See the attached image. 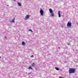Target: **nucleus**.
Instances as JSON below:
<instances>
[{"label": "nucleus", "instance_id": "nucleus-20", "mask_svg": "<svg viewBox=\"0 0 78 78\" xmlns=\"http://www.w3.org/2000/svg\"><path fill=\"white\" fill-rule=\"evenodd\" d=\"M0 58H1V57L0 56Z\"/></svg>", "mask_w": 78, "mask_h": 78}, {"label": "nucleus", "instance_id": "nucleus-14", "mask_svg": "<svg viewBox=\"0 0 78 78\" xmlns=\"http://www.w3.org/2000/svg\"><path fill=\"white\" fill-rule=\"evenodd\" d=\"M30 57H31V58H33V57H34V56H33V55H32V56H30Z\"/></svg>", "mask_w": 78, "mask_h": 78}, {"label": "nucleus", "instance_id": "nucleus-19", "mask_svg": "<svg viewBox=\"0 0 78 78\" xmlns=\"http://www.w3.org/2000/svg\"><path fill=\"white\" fill-rule=\"evenodd\" d=\"M16 0H13L14 1H16Z\"/></svg>", "mask_w": 78, "mask_h": 78}, {"label": "nucleus", "instance_id": "nucleus-11", "mask_svg": "<svg viewBox=\"0 0 78 78\" xmlns=\"http://www.w3.org/2000/svg\"><path fill=\"white\" fill-rule=\"evenodd\" d=\"M18 5L19 6H21V4H20V3H18Z\"/></svg>", "mask_w": 78, "mask_h": 78}, {"label": "nucleus", "instance_id": "nucleus-21", "mask_svg": "<svg viewBox=\"0 0 78 78\" xmlns=\"http://www.w3.org/2000/svg\"><path fill=\"white\" fill-rule=\"evenodd\" d=\"M5 38H6V37H5Z\"/></svg>", "mask_w": 78, "mask_h": 78}, {"label": "nucleus", "instance_id": "nucleus-1", "mask_svg": "<svg viewBox=\"0 0 78 78\" xmlns=\"http://www.w3.org/2000/svg\"><path fill=\"white\" fill-rule=\"evenodd\" d=\"M76 71V69L74 68H71L69 69V74H71V73H74Z\"/></svg>", "mask_w": 78, "mask_h": 78}, {"label": "nucleus", "instance_id": "nucleus-2", "mask_svg": "<svg viewBox=\"0 0 78 78\" xmlns=\"http://www.w3.org/2000/svg\"><path fill=\"white\" fill-rule=\"evenodd\" d=\"M49 11L51 13V16L54 17V13H53V10H52V9L51 8H50L49 9Z\"/></svg>", "mask_w": 78, "mask_h": 78}, {"label": "nucleus", "instance_id": "nucleus-9", "mask_svg": "<svg viewBox=\"0 0 78 78\" xmlns=\"http://www.w3.org/2000/svg\"><path fill=\"white\" fill-rule=\"evenodd\" d=\"M28 69L29 70H30V69H31V70H33V68H32V67H28Z\"/></svg>", "mask_w": 78, "mask_h": 78}, {"label": "nucleus", "instance_id": "nucleus-5", "mask_svg": "<svg viewBox=\"0 0 78 78\" xmlns=\"http://www.w3.org/2000/svg\"><path fill=\"white\" fill-rule=\"evenodd\" d=\"M30 15H27L25 17L26 18V19H29L30 18Z\"/></svg>", "mask_w": 78, "mask_h": 78}, {"label": "nucleus", "instance_id": "nucleus-16", "mask_svg": "<svg viewBox=\"0 0 78 78\" xmlns=\"http://www.w3.org/2000/svg\"><path fill=\"white\" fill-rule=\"evenodd\" d=\"M7 6H9V5H7Z\"/></svg>", "mask_w": 78, "mask_h": 78}, {"label": "nucleus", "instance_id": "nucleus-6", "mask_svg": "<svg viewBox=\"0 0 78 78\" xmlns=\"http://www.w3.org/2000/svg\"><path fill=\"white\" fill-rule=\"evenodd\" d=\"M58 17H61V15L60 14V11H58Z\"/></svg>", "mask_w": 78, "mask_h": 78}, {"label": "nucleus", "instance_id": "nucleus-15", "mask_svg": "<svg viewBox=\"0 0 78 78\" xmlns=\"http://www.w3.org/2000/svg\"><path fill=\"white\" fill-rule=\"evenodd\" d=\"M58 48L60 49V47H59Z\"/></svg>", "mask_w": 78, "mask_h": 78}, {"label": "nucleus", "instance_id": "nucleus-12", "mask_svg": "<svg viewBox=\"0 0 78 78\" xmlns=\"http://www.w3.org/2000/svg\"><path fill=\"white\" fill-rule=\"evenodd\" d=\"M31 31V32H33L32 30L31 29L28 30V31Z\"/></svg>", "mask_w": 78, "mask_h": 78}, {"label": "nucleus", "instance_id": "nucleus-13", "mask_svg": "<svg viewBox=\"0 0 78 78\" xmlns=\"http://www.w3.org/2000/svg\"><path fill=\"white\" fill-rule=\"evenodd\" d=\"M35 64L34 63H33V64H32V66H34V65Z\"/></svg>", "mask_w": 78, "mask_h": 78}, {"label": "nucleus", "instance_id": "nucleus-22", "mask_svg": "<svg viewBox=\"0 0 78 78\" xmlns=\"http://www.w3.org/2000/svg\"><path fill=\"white\" fill-rule=\"evenodd\" d=\"M5 38H6V37H5Z\"/></svg>", "mask_w": 78, "mask_h": 78}, {"label": "nucleus", "instance_id": "nucleus-3", "mask_svg": "<svg viewBox=\"0 0 78 78\" xmlns=\"http://www.w3.org/2000/svg\"><path fill=\"white\" fill-rule=\"evenodd\" d=\"M41 10L40 11V15L41 16H44V11H43V9H42L41 8Z\"/></svg>", "mask_w": 78, "mask_h": 78}, {"label": "nucleus", "instance_id": "nucleus-7", "mask_svg": "<svg viewBox=\"0 0 78 78\" xmlns=\"http://www.w3.org/2000/svg\"><path fill=\"white\" fill-rule=\"evenodd\" d=\"M15 20V19L14 18H13V20H12V21H10V22H11H11H13V23H14V22H15V21H14Z\"/></svg>", "mask_w": 78, "mask_h": 78}, {"label": "nucleus", "instance_id": "nucleus-8", "mask_svg": "<svg viewBox=\"0 0 78 78\" xmlns=\"http://www.w3.org/2000/svg\"><path fill=\"white\" fill-rule=\"evenodd\" d=\"M22 45H25V43L24 42H22Z\"/></svg>", "mask_w": 78, "mask_h": 78}, {"label": "nucleus", "instance_id": "nucleus-18", "mask_svg": "<svg viewBox=\"0 0 78 78\" xmlns=\"http://www.w3.org/2000/svg\"><path fill=\"white\" fill-rule=\"evenodd\" d=\"M68 45H69V43H68Z\"/></svg>", "mask_w": 78, "mask_h": 78}, {"label": "nucleus", "instance_id": "nucleus-4", "mask_svg": "<svg viewBox=\"0 0 78 78\" xmlns=\"http://www.w3.org/2000/svg\"><path fill=\"white\" fill-rule=\"evenodd\" d=\"M72 26V24L71 23V22L68 21L67 23V27H71Z\"/></svg>", "mask_w": 78, "mask_h": 78}, {"label": "nucleus", "instance_id": "nucleus-17", "mask_svg": "<svg viewBox=\"0 0 78 78\" xmlns=\"http://www.w3.org/2000/svg\"><path fill=\"white\" fill-rule=\"evenodd\" d=\"M59 78H63V77H60Z\"/></svg>", "mask_w": 78, "mask_h": 78}, {"label": "nucleus", "instance_id": "nucleus-10", "mask_svg": "<svg viewBox=\"0 0 78 78\" xmlns=\"http://www.w3.org/2000/svg\"><path fill=\"white\" fill-rule=\"evenodd\" d=\"M55 69L57 70H59V68H58V67H55Z\"/></svg>", "mask_w": 78, "mask_h": 78}]
</instances>
